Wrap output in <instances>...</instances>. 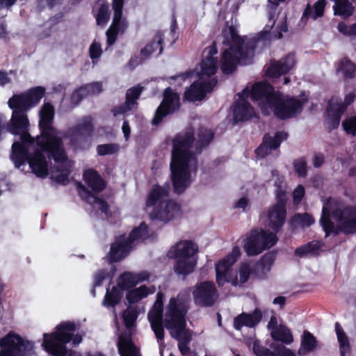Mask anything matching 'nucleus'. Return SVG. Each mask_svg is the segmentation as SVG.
<instances>
[{
  "instance_id": "nucleus-1",
  "label": "nucleus",
  "mask_w": 356,
  "mask_h": 356,
  "mask_svg": "<svg viewBox=\"0 0 356 356\" xmlns=\"http://www.w3.org/2000/svg\"><path fill=\"white\" fill-rule=\"evenodd\" d=\"M222 43L229 47L225 49L220 60V70L224 74L234 73L238 65L251 64L257 49L263 48L267 42V26L254 37L241 36L236 28L231 25L222 30Z\"/></svg>"
},
{
  "instance_id": "nucleus-2",
  "label": "nucleus",
  "mask_w": 356,
  "mask_h": 356,
  "mask_svg": "<svg viewBox=\"0 0 356 356\" xmlns=\"http://www.w3.org/2000/svg\"><path fill=\"white\" fill-rule=\"evenodd\" d=\"M195 142V129L187 127L172 140L170 178L175 193L182 194L191 185V164L197 167V153L192 150Z\"/></svg>"
},
{
  "instance_id": "nucleus-3",
  "label": "nucleus",
  "mask_w": 356,
  "mask_h": 356,
  "mask_svg": "<svg viewBox=\"0 0 356 356\" xmlns=\"http://www.w3.org/2000/svg\"><path fill=\"white\" fill-rule=\"evenodd\" d=\"M45 88L42 86L31 88L25 92L14 94L8 101L12 115L6 124V129L13 135H19L24 143L30 142L29 131L30 122L28 111L35 106L44 97Z\"/></svg>"
},
{
  "instance_id": "nucleus-4",
  "label": "nucleus",
  "mask_w": 356,
  "mask_h": 356,
  "mask_svg": "<svg viewBox=\"0 0 356 356\" xmlns=\"http://www.w3.org/2000/svg\"><path fill=\"white\" fill-rule=\"evenodd\" d=\"M320 223L326 236L332 232L338 234L339 231L354 233L356 232V209L330 198L323 204Z\"/></svg>"
},
{
  "instance_id": "nucleus-5",
  "label": "nucleus",
  "mask_w": 356,
  "mask_h": 356,
  "mask_svg": "<svg viewBox=\"0 0 356 356\" xmlns=\"http://www.w3.org/2000/svg\"><path fill=\"white\" fill-rule=\"evenodd\" d=\"M36 149L31 154L27 160L32 172L38 177H45L48 175V165L44 153L49 159L55 163H63L67 161L63 142H58L53 146L52 140L35 138Z\"/></svg>"
},
{
  "instance_id": "nucleus-6",
  "label": "nucleus",
  "mask_w": 356,
  "mask_h": 356,
  "mask_svg": "<svg viewBox=\"0 0 356 356\" xmlns=\"http://www.w3.org/2000/svg\"><path fill=\"white\" fill-rule=\"evenodd\" d=\"M272 178L269 180L273 182L277 203L268 210V249L278 241L276 235L284 225L286 217L285 182L284 177L277 170H272Z\"/></svg>"
},
{
  "instance_id": "nucleus-7",
  "label": "nucleus",
  "mask_w": 356,
  "mask_h": 356,
  "mask_svg": "<svg viewBox=\"0 0 356 356\" xmlns=\"http://www.w3.org/2000/svg\"><path fill=\"white\" fill-rule=\"evenodd\" d=\"M187 312L186 303L180 295L170 299L164 316L165 327L179 342L190 343L192 339L190 330L186 329Z\"/></svg>"
},
{
  "instance_id": "nucleus-8",
  "label": "nucleus",
  "mask_w": 356,
  "mask_h": 356,
  "mask_svg": "<svg viewBox=\"0 0 356 356\" xmlns=\"http://www.w3.org/2000/svg\"><path fill=\"white\" fill-rule=\"evenodd\" d=\"M198 246L192 241H181L170 251L171 257L175 259V272L186 276L192 273L197 265L196 254Z\"/></svg>"
},
{
  "instance_id": "nucleus-9",
  "label": "nucleus",
  "mask_w": 356,
  "mask_h": 356,
  "mask_svg": "<svg viewBox=\"0 0 356 356\" xmlns=\"http://www.w3.org/2000/svg\"><path fill=\"white\" fill-rule=\"evenodd\" d=\"M268 106L273 109L275 116L285 120L300 113L303 104L300 99L284 97L268 83Z\"/></svg>"
},
{
  "instance_id": "nucleus-10",
  "label": "nucleus",
  "mask_w": 356,
  "mask_h": 356,
  "mask_svg": "<svg viewBox=\"0 0 356 356\" xmlns=\"http://www.w3.org/2000/svg\"><path fill=\"white\" fill-rule=\"evenodd\" d=\"M0 356H29L33 348V343L13 332L0 339Z\"/></svg>"
},
{
  "instance_id": "nucleus-11",
  "label": "nucleus",
  "mask_w": 356,
  "mask_h": 356,
  "mask_svg": "<svg viewBox=\"0 0 356 356\" xmlns=\"http://www.w3.org/2000/svg\"><path fill=\"white\" fill-rule=\"evenodd\" d=\"M297 59L295 53L290 52L279 60L271 59L268 63V81L279 83L283 81L282 85L290 83L289 77L286 74L292 71L296 64Z\"/></svg>"
},
{
  "instance_id": "nucleus-12",
  "label": "nucleus",
  "mask_w": 356,
  "mask_h": 356,
  "mask_svg": "<svg viewBox=\"0 0 356 356\" xmlns=\"http://www.w3.org/2000/svg\"><path fill=\"white\" fill-rule=\"evenodd\" d=\"M241 254L239 247L234 246L230 253L216 264V280L219 286H223L226 282L231 283L234 286L238 285L237 275H232V267L241 256Z\"/></svg>"
},
{
  "instance_id": "nucleus-13",
  "label": "nucleus",
  "mask_w": 356,
  "mask_h": 356,
  "mask_svg": "<svg viewBox=\"0 0 356 356\" xmlns=\"http://www.w3.org/2000/svg\"><path fill=\"white\" fill-rule=\"evenodd\" d=\"M55 115L54 106L49 102H45L39 111L38 126L40 135L36 138L52 140L53 146H56L58 142H63L61 138L57 136V129L53 126Z\"/></svg>"
},
{
  "instance_id": "nucleus-14",
  "label": "nucleus",
  "mask_w": 356,
  "mask_h": 356,
  "mask_svg": "<svg viewBox=\"0 0 356 356\" xmlns=\"http://www.w3.org/2000/svg\"><path fill=\"white\" fill-rule=\"evenodd\" d=\"M163 96V100L157 107L152 121L154 125L159 124L165 117L178 111L181 106L179 95L170 87L164 90Z\"/></svg>"
},
{
  "instance_id": "nucleus-15",
  "label": "nucleus",
  "mask_w": 356,
  "mask_h": 356,
  "mask_svg": "<svg viewBox=\"0 0 356 356\" xmlns=\"http://www.w3.org/2000/svg\"><path fill=\"white\" fill-rule=\"evenodd\" d=\"M264 80L254 83L251 88H245L239 97L250 98L252 102H261L260 108L264 115H267V64L264 66L263 70Z\"/></svg>"
},
{
  "instance_id": "nucleus-16",
  "label": "nucleus",
  "mask_w": 356,
  "mask_h": 356,
  "mask_svg": "<svg viewBox=\"0 0 356 356\" xmlns=\"http://www.w3.org/2000/svg\"><path fill=\"white\" fill-rule=\"evenodd\" d=\"M194 303L199 307H210L218 298V291L213 282L204 281L195 284L193 291Z\"/></svg>"
},
{
  "instance_id": "nucleus-17",
  "label": "nucleus",
  "mask_w": 356,
  "mask_h": 356,
  "mask_svg": "<svg viewBox=\"0 0 356 356\" xmlns=\"http://www.w3.org/2000/svg\"><path fill=\"white\" fill-rule=\"evenodd\" d=\"M181 215V204L170 199L156 205L150 212L149 218L152 220H155L167 223Z\"/></svg>"
},
{
  "instance_id": "nucleus-18",
  "label": "nucleus",
  "mask_w": 356,
  "mask_h": 356,
  "mask_svg": "<svg viewBox=\"0 0 356 356\" xmlns=\"http://www.w3.org/2000/svg\"><path fill=\"white\" fill-rule=\"evenodd\" d=\"M218 83V79L212 77L204 80L200 77L199 80L193 82L191 86L186 90L184 98L186 101L195 102L204 99L207 93L211 92Z\"/></svg>"
},
{
  "instance_id": "nucleus-19",
  "label": "nucleus",
  "mask_w": 356,
  "mask_h": 356,
  "mask_svg": "<svg viewBox=\"0 0 356 356\" xmlns=\"http://www.w3.org/2000/svg\"><path fill=\"white\" fill-rule=\"evenodd\" d=\"M243 249L248 256L258 255L267 249V231L253 229L244 240Z\"/></svg>"
},
{
  "instance_id": "nucleus-20",
  "label": "nucleus",
  "mask_w": 356,
  "mask_h": 356,
  "mask_svg": "<svg viewBox=\"0 0 356 356\" xmlns=\"http://www.w3.org/2000/svg\"><path fill=\"white\" fill-rule=\"evenodd\" d=\"M95 131L92 118L90 115L83 117L77 124L68 130L71 142L78 145L89 140Z\"/></svg>"
},
{
  "instance_id": "nucleus-21",
  "label": "nucleus",
  "mask_w": 356,
  "mask_h": 356,
  "mask_svg": "<svg viewBox=\"0 0 356 356\" xmlns=\"http://www.w3.org/2000/svg\"><path fill=\"white\" fill-rule=\"evenodd\" d=\"M164 40V31L162 30L156 31L152 39L140 49L141 59L147 60L152 56L155 55L156 57H158L161 55L163 51Z\"/></svg>"
},
{
  "instance_id": "nucleus-22",
  "label": "nucleus",
  "mask_w": 356,
  "mask_h": 356,
  "mask_svg": "<svg viewBox=\"0 0 356 356\" xmlns=\"http://www.w3.org/2000/svg\"><path fill=\"white\" fill-rule=\"evenodd\" d=\"M133 248V245L127 238L126 234L118 236L111 244L109 251L111 263H116L127 257Z\"/></svg>"
},
{
  "instance_id": "nucleus-23",
  "label": "nucleus",
  "mask_w": 356,
  "mask_h": 356,
  "mask_svg": "<svg viewBox=\"0 0 356 356\" xmlns=\"http://www.w3.org/2000/svg\"><path fill=\"white\" fill-rule=\"evenodd\" d=\"M35 143V138L31 136L30 142L24 143L16 141L12 145V153L10 158L16 168H19L24 165L31 153L29 152V147Z\"/></svg>"
},
{
  "instance_id": "nucleus-24",
  "label": "nucleus",
  "mask_w": 356,
  "mask_h": 356,
  "mask_svg": "<svg viewBox=\"0 0 356 356\" xmlns=\"http://www.w3.org/2000/svg\"><path fill=\"white\" fill-rule=\"evenodd\" d=\"M346 110V106L337 99H331L327 108L325 123L329 129H334L339 125L341 116Z\"/></svg>"
},
{
  "instance_id": "nucleus-25",
  "label": "nucleus",
  "mask_w": 356,
  "mask_h": 356,
  "mask_svg": "<svg viewBox=\"0 0 356 356\" xmlns=\"http://www.w3.org/2000/svg\"><path fill=\"white\" fill-rule=\"evenodd\" d=\"M56 332L49 334L48 338L66 345L72 341L76 326L74 322L63 321L56 326Z\"/></svg>"
},
{
  "instance_id": "nucleus-26",
  "label": "nucleus",
  "mask_w": 356,
  "mask_h": 356,
  "mask_svg": "<svg viewBox=\"0 0 356 356\" xmlns=\"http://www.w3.org/2000/svg\"><path fill=\"white\" fill-rule=\"evenodd\" d=\"M170 191V186L168 182H165L163 186L158 184H154L147 195L146 207L154 208L156 205L165 202V198L169 196Z\"/></svg>"
},
{
  "instance_id": "nucleus-27",
  "label": "nucleus",
  "mask_w": 356,
  "mask_h": 356,
  "mask_svg": "<svg viewBox=\"0 0 356 356\" xmlns=\"http://www.w3.org/2000/svg\"><path fill=\"white\" fill-rule=\"evenodd\" d=\"M149 274L146 271L134 273L125 271L120 275L118 286L122 290H130L138 284L149 279Z\"/></svg>"
},
{
  "instance_id": "nucleus-28",
  "label": "nucleus",
  "mask_w": 356,
  "mask_h": 356,
  "mask_svg": "<svg viewBox=\"0 0 356 356\" xmlns=\"http://www.w3.org/2000/svg\"><path fill=\"white\" fill-rule=\"evenodd\" d=\"M117 346L120 356H140L138 348L133 341L131 332H124L120 334Z\"/></svg>"
},
{
  "instance_id": "nucleus-29",
  "label": "nucleus",
  "mask_w": 356,
  "mask_h": 356,
  "mask_svg": "<svg viewBox=\"0 0 356 356\" xmlns=\"http://www.w3.org/2000/svg\"><path fill=\"white\" fill-rule=\"evenodd\" d=\"M262 318L261 311L256 309L252 313L243 312L234 319V327L236 330H240L243 326L253 327L258 324Z\"/></svg>"
},
{
  "instance_id": "nucleus-30",
  "label": "nucleus",
  "mask_w": 356,
  "mask_h": 356,
  "mask_svg": "<svg viewBox=\"0 0 356 356\" xmlns=\"http://www.w3.org/2000/svg\"><path fill=\"white\" fill-rule=\"evenodd\" d=\"M241 99V102L235 103L233 113L235 123L250 120L254 115V108L247 101L248 98Z\"/></svg>"
},
{
  "instance_id": "nucleus-31",
  "label": "nucleus",
  "mask_w": 356,
  "mask_h": 356,
  "mask_svg": "<svg viewBox=\"0 0 356 356\" xmlns=\"http://www.w3.org/2000/svg\"><path fill=\"white\" fill-rule=\"evenodd\" d=\"M92 13L94 15L96 23L98 26H106L111 16L109 3L107 0H96L95 5L92 8Z\"/></svg>"
},
{
  "instance_id": "nucleus-32",
  "label": "nucleus",
  "mask_w": 356,
  "mask_h": 356,
  "mask_svg": "<svg viewBox=\"0 0 356 356\" xmlns=\"http://www.w3.org/2000/svg\"><path fill=\"white\" fill-rule=\"evenodd\" d=\"M83 180L95 193H99L106 188V183L101 175L94 169H88L83 172Z\"/></svg>"
},
{
  "instance_id": "nucleus-33",
  "label": "nucleus",
  "mask_w": 356,
  "mask_h": 356,
  "mask_svg": "<svg viewBox=\"0 0 356 356\" xmlns=\"http://www.w3.org/2000/svg\"><path fill=\"white\" fill-rule=\"evenodd\" d=\"M43 346L53 356H66L67 348L65 344L58 343L56 341L49 339V334H43Z\"/></svg>"
},
{
  "instance_id": "nucleus-34",
  "label": "nucleus",
  "mask_w": 356,
  "mask_h": 356,
  "mask_svg": "<svg viewBox=\"0 0 356 356\" xmlns=\"http://www.w3.org/2000/svg\"><path fill=\"white\" fill-rule=\"evenodd\" d=\"M316 345L317 341L315 337L309 331L305 330L301 337L300 346L298 350V355L304 356L313 352Z\"/></svg>"
},
{
  "instance_id": "nucleus-35",
  "label": "nucleus",
  "mask_w": 356,
  "mask_h": 356,
  "mask_svg": "<svg viewBox=\"0 0 356 356\" xmlns=\"http://www.w3.org/2000/svg\"><path fill=\"white\" fill-rule=\"evenodd\" d=\"M270 336L275 341V342H281L280 343L283 345L284 343L289 345L293 341L291 330L284 324L270 331Z\"/></svg>"
},
{
  "instance_id": "nucleus-36",
  "label": "nucleus",
  "mask_w": 356,
  "mask_h": 356,
  "mask_svg": "<svg viewBox=\"0 0 356 356\" xmlns=\"http://www.w3.org/2000/svg\"><path fill=\"white\" fill-rule=\"evenodd\" d=\"M214 138V133L212 130L206 128H200L197 132V140L195 143V152L200 154L202 149L207 147Z\"/></svg>"
},
{
  "instance_id": "nucleus-37",
  "label": "nucleus",
  "mask_w": 356,
  "mask_h": 356,
  "mask_svg": "<svg viewBox=\"0 0 356 356\" xmlns=\"http://www.w3.org/2000/svg\"><path fill=\"white\" fill-rule=\"evenodd\" d=\"M153 293L154 291H150L147 286L142 285L138 288L129 290L127 293L126 298L130 305L134 304L147 297L149 293Z\"/></svg>"
},
{
  "instance_id": "nucleus-38",
  "label": "nucleus",
  "mask_w": 356,
  "mask_h": 356,
  "mask_svg": "<svg viewBox=\"0 0 356 356\" xmlns=\"http://www.w3.org/2000/svg\"><path fill=\"white\" fill-rule=\"evenodd\" d=\"M335 329L339 344L340 356H350V346L348 337L339 323H336Z\"/></svg>"
},
{
  "instance_id": "nucleus-39",
  "label": "nucleus",
  "mask_w": 356,
  "mask_h": 356,
  "mask_svg": "<svg viewBox=\"0 0 356 356\" xmlns=\"http://www.w3.org/2000/svg\"><path fill=\"white\" fill-rule=\"evenodd\" d=\"M122 289L118 286L112 287L111 291L107 289L106 293L104 296L103 304L106 307H115L118 305L122 297Z\"/></svg>"
},
{
  "instance_id": "nucleus-40",
  "label": "nucleus",
  "mask_w": 356,
  "mask_h": 356,
  "mask_svg": "<svg viewBox=\"0 0 356 356\" xmlns=\"http://www.w3.org/2000/svg\"><path fill=\"white\" fill-rule=\"evenodd\" d=\"M149 237V227L145 222H142L139 226L134 228L127 238L134 245L138 240H145Z\"/></svg>"
},
{
  "instance_id": "nucleus-41",
  "label": "nucleus",
  "mask_w": 356,
  "mask_h": 356,
  "mask_svg": "<svg viewBox=\"0 0 356 356\" xmlns=\"http://www.w3.org/2000/svg\"><path fill=\"white\" fill-rule=\"evenodd\" d=\"M326 0H318L315 3L314 8L308 6L304 12L302 19L304 18H312L315 20L316 18L322 17L323 15Z\"/></svg>"
},
{
  "instance_id": "nucleus-42",
  "label": "nucleus",
  "mask_w": 356,
  "mask_h": 356,
  "mask_svg": "<svg viewBox=\"0 0 356 356\" xmlns=\"http://www.w3.org/2000/svg\"><path fill=\"white\" fill-rule=\"evenodd\" d=\"M217 64V58L205 57L200 64V74L208 77L215 74L218 69Z\"/></svg>"
},
{
  "instance_id": "nucleus-43",
  "label": "nucleus",
  "mask_w": 356,
  "mask_h": 356,
  "mask_svg": "<svg viewBox=\"0 0 356 356\" xmlns=\"http://www.w3.org/2000/svg\"><path fill=\"white\" fill-rule=\"evenodd\" d=\"M321 248V245L317 241H312L304 245L297 248L295 250V254L300 257H306L309 254H316Z\"/></svg>"
},
{
  "instance_id": "nucleus-44",
  "label": "nucleus",
  "mask_w": 356,
  "mask_h": 356,
  "mask_svg": "<svg viewBox=\"0 0 356 356\" xmlns=\"http://www.w3.org/2000/svg\"><path fill=\"white\" fill-rule=\"evenodd\" d=\"M268 356H296V355L291 349L286 348L282 343L273 342L268 348Z\"/></svg>"
},
{
  "instance_id": "nucleus-45",
  "label": "nucleus",
  "mask_w": 356,
  "mask_h": 356,
  "mask_svg": "<svg viewBox=\"0 0 356 356\" xmlns=\"http://www.w3.org/2000/svg\"><path fill=\"white\" fill-rule=\"evenodd\" d=\"M56 170L60 174L57 175L54 179L56 182L66 185L69 182V176L71 170L65 162L57 163Z\"/></svg>"
},
{
  "instance_id": "nucleus-46",
  "label": "nucleus",
  "mask_w": 356,
  "mask_h": 356,
  "mask_svg": "<svg viewBox=\"0 0 356 356\" xmlns=\"http://www.w3.org/2000/svg\"><path fill=\"white\" fill-rule=\"evenodd\" d=\"M151 328L154 332V334L159 341H163L165 337L164 326L165 322L164 318L159 319H148Z\"/></svg>"
},
{
  "instance_id": "nucleus-47",
  "label": "nucleus",
  "mask_w": 356,
  "mask_h": 356,
  "mask_svg": "<svg viewBox=\"0 0 356 356\" xmlns=\"http://www.w3.org/2000/svg\"><path fill=\"white\" fill-rule=\"evenodd\" d=\"M143 90V88L139 86H134L128 89L126 92V105L131 108L132 106L136 104V101L138 99H139Z\"/></svg>"
},
{
  "instance_id": "nucleus-48",
  "label": "nucleus",
  "mask_w": 356,
  "mask_h": 356,
  "mask_svg": "<svg viewBox=\"0 0 356 356\" xmlns=\"http://www.w3.org/2000/svg\"><path fill=\"white\" fill-rule=\"evenodd\" d=\"M125 327L128 329L132 328L138 318V312L135 308L129 307L122 315Z\"/></svg>"
},
{
  "instance_id": "nucleus-49",
  "label": "nucleus",
  "mask_w": 356,
  "mask_h": 356,
  "mask_svg": "<svg viewBox=\"0 0 356 356\" xmlns=\"http://www.w3.org/2000/svg\"><path fill=\"white\" fill-rule=\"evenodd\" d=\"M288 138V134L285 131H277L273 137H268V150H277L281 143Z\"/></svg>"
},
{
  "instance_id": "nucleus-50",
  "label": "nucleus",
  "mask_w": 356,
  "mask_h": 356,
  "mask_svg": "<svg viewBox=\"0 0 356 356\" xmlns=\"http://www.w3.org/2000/svg\"><path fill=\"white\" fill-rule=\"evenodd\" d=\"M355 69L356 67L354 63L346 58L341 60L339 67V70L348 78H352L354 76Z\"/></svg>"
},
{
  "instance_id": "nucleus-51",
  "label": "nucleus",
  "mask_w": 356,
  "mask_h": 356,
  "mask_svg": "<svg viewBox=\"0 0 356 356\" xmlns=\"http://www.w3.org/2000/svg\"><path fill=\"white\" fill-rule=\"evenodd\" d=\"M119 150V145L116 143H108L99 145L97 147V152L99 156L113 154Z\"/></svg>"
},
{
  "instance_id": "nucleus-52",
  "label": "nucleus",
  "mask_w": 356,
  "mask_h": 356,
  "mask_svg": "<svg viewBox=\"0 0 356 356\" xmlns=\"http://www.w3.org/2000/svg\"><path fill=\"white\" fill-rule=\"evenodd\" d=\"M292 220L294 223H296L303 227H309L314 222V218L307 213H297L294 215V216L292 218Z\"/></svg>"
},
{
  "instance_id": "nucleus-53",
  "label": "nucleus",
  "mask_w": 356,
  "mask_h": 356,
  "mask_svg": "<svg viewBox=\"0 0 356 356\" xmlns=\"http://www.w3.org/2000/svg\"><path fill=\"white\" fill-rule=\"evenodd\" d=\"M238 273L240 277L238 283L243 284L249 280L250 275L253 273V269L250 268L248 263L243 262L240 266Z\"/></svg>"
},
{
  "instance_id": "nucleus-54",
  "label": "nucleus",
  "mask_w": 356,
  "mask_h": 356,
  "mask_svg": "<svg viewBox=\"0 0 356 356\" xmlns=\"http://www.w3.org/2000/svg\"><path fill=\"white\" fill-rule=\"evenodd\" d=\"M293 167L298 176L305 177L307 173V164L304 157L298 158L293 161Z\"/></svg>"
},
{
  "instance_id": "nucleus-55",
  "label": "nucleus",
  "mask_w": 356,
  "mask_h": 356,
  "mask_svg": "<svg viewBox=\"0 0 356 356\" xmlns=\"http://www.w3.org/2000/svg\"><path fill=\"white\" fill-rule=\"evenodd\" d=\"M109 27L118 33H123L127 28V23L125 19L122 18V15H113L112 24Z\"/></svg>"
},
{
  "instance_id": "nucleus-56",
  "label": "nucleus",
  "mask_w": 356,
  "mask_h": 356,
  "mask_svg": "<svg viewBox=\"0 0 356 356\" xmlns=\"http://www.w3.org/2000/svg\"><path fill=\"white\" fill-rule=\"evenodd\" d=\"M148 319L163 318V303L154 302L152 308L148 312Z\"/></svg>"
},
{
  "instance_id": "nucleus-57",
  "label": "nucleus",
  "mask_w": 356,
  "mask_h": 356,
  "mask_svg": "<svg viewBox=\"0 0 356 356\" xmlns=\"http://www.w3.org/2000/svg\"><path fill=\"white\" fill-rule=\"evenodd\" d=\"M342 126L346 132L356 136V117L348 118L342 122Z\"/></svg>"
},
{
  "instance_id": "nucleus-58",
  "label": "nucleus",
  "mask_w": 356,
  "mask_h": 356,
  "mask_svg": "<svg viewBox=\"0 0 356 356\" xmlns=\"http://www.w3.org/2000/svg\"><path fill=\"white\" fill-rule=\"evenodd\" d=\"M257 158L264 159L267 156V133H265L262 138L261 144L254 150Z\"/></svg>"
},
{
  "instance_id": "nucleus-59",
  "label": "nucleus",
  "mask_w": 356,
  "mask_h": 356,
  "mask_svg": "<svg viewBox=\"0 0 356 356\" xmlns=\"http://www.w3.org/2000/svg\"><path fill=\"white\" fill-rule=\"evenodd\" d=\"M102 54L101 45L97 42L92 43L89 49V55L93 63L95 59H98L101 56Z\"/></svg>"
},
{
  "instance_id": "nucleus-60",
  "label": "nucleus",
  "mask_w": 356,
  "mask_h": 356,
  "mask_svg": "<svg viewBox=\"0 0 356 356\" xmlns=\"http://www.w3.org/2000/svg\"><path fill=\"white\" fill-rule=\"evenodd\" d=\"M338 30L339 32L343 33L344 35H356V23L352 26H348L343 22H340L338 24Z\"/></svg>"
},
{
  "instance_id": "nucleus-61",
  "label": "nucleus",
  "mask_w": 356,
  "mask_h": 356,
  "mask_svg": "<svg viewBox=\"0 0 356 356\" xmlns=\"http://www.w3.org/2000/svg\"><path fill=\"white\" fill-rule=\"evenodd\" d=\"M93 204H97L99 206V209L104 213L108 214L110 210V207L108 202L97 196L93 197Z\"/></svg>"
},
{
  "instance_id": "nucleus-62",
  "label": "nucleus",
  "mask_w": 356,
  "mask_h": 356,
  "mask_svg": "<svg viewBox=\"0 0 356 356\" xmlns=\"http://www.w3.org/2000/svg\"><path fill=\"white\" fill-rule=\"evenodd\" d=\"M124 0H112L113 15H122Z\"/></svg>"
},
{
  "instance_id": "nucleus-63",
  "label": "nucleus",
  "mask_w": 356,
  "mask_h": 356,
  "mask_svg": "<svg viewBox=\"0 0 356 356\" xmlns=\"http://www.w3.org/2000/svg\"><path fill=\"white\" fill-rule=\"evenodd\" d=\"M252 349L257 356H267V348L261 345L259 340L254 341Z\"/></svg>"
},
{
  "instance_id": "nucleus-64",
  "label": "nucleus",
  "mask_w": 356,
  "mask_h": 356,
  "mask_svg": "<svg viewBox=\"0 0 356 356\" xmlns=\"http://www.w3.org/2000/svg\"><path fill=\"white\" fill-rule=\"evenodd\" d=\"M119 33H120L110 27L108 29L106 35L108 46H112L115 43Z\"/></svg>"
}]
</instances>
